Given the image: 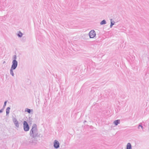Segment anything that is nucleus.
I'll return each mask as SVG.
<instances>
[{
    "label": "nucleus",
    "instance_id": "obj_10",
    "mask_svg": "<svg viewBox=\"0 0 149 149\" xmlns=\"http://www.w3.org/2000/svg\"><path fill=\"white\" fill-rule=\"evenodd\" d=\"M14 69L11 68L10 70V74L13 76L14 77V74L13 72V70H14Z\"/></svg>",
    "mask_w": 149,
    "mask_h": 149
},
{
    "label": "nucleus",
    "instance_id": "obj_2",
    "mask_svg": "<svg viewBox=\"0 0 149 149\" xmlns=\"http://www.w3.org/2000/svg\"><path fill=\"white\" fill-rule=\"evenodd\" d=\"M23 128L25 132L28 131L29 130V125L26 121H24L23 122Z\"/></svg>",
    "mask_w": 149,
    "mask_h": 149
},
{
    "label": "nucleus",
    "instance_id": "obj_18",
    "mask_svg": "<svg viewBox=\"0 0 149 149\" xmlns=\"http://www.w3.org/2000/svg\"><path fill=\"white\" fill-rule=\"evenodd\" d=\"M7 101H5L4 103V104L3 106V107H4L6 105V103Z\"/></svg>",
    "mask_w": 149,
    "mask_h": 149
},
{
    "label": "nucleus",
    "instance_id": "obj_5",
    "mask_svg": "<svg viewBox=\"0 0 149 149\" xmlns=\"http://www.w3.org/2000/svg\"><path fill=\"white\" fill-rule=\"evenodd\" d=\"M18 62L17 61H13L11 68L15 69L17 66Z\"/></svg>",
    "mask_w": 149,
    "mask_h": 149
},
{
    "label": "nucleus",
    "instance_id": "obj_16",
    "mask_svg": "<svg viewBox=\"0 0 149 149\" xmlns=\"http://www.w3.org/2000/svg\"><path fill=\"white\" fill-rule=\"evenodd\" d=\"M17 35L18 37L21 38L23 34L22 33L19 31V33L17 34Z\"/></svg>",
    "mask_w": 149,
    "mask_h": 149
},
{
    "label": "nucleus",
    "instance_id": "obj_14",
    "mask_svg": "<svg viewBox=\"0 0 149 149\" xmlns=\"http://www.w3.org/2000/svg\"><path fill=\"white\" fill-rule=\"evenodd\" d=\"M10 108L9 107H8L6 109V115L9 114L10 112Z\"/></svg>",
    "mask_w": 149,
    "mask_h": 149
},
{
    "label": "nucleus",
    "instance_id": "obj_9",
    "mask_svg": "<svg viewBox=\"0 0 149 149\" xmlns=\"http://www.w3.org/2000/svg\"><path fill=\"white\" fill-rule=\"evenodd\" d=\"M34 140L33 139L31 138L29 140V141L27 142L26 143L28 145H29L31 144H32L33 143Z\"/></svg>",
    "mask_w": 149,
    "mask_h": 149
},
{
    "label": "nucleus",
    "instance_id": "obj_21",
    "mask_svg": "<svg viewBox=\"0 0 149 149\" xmlns=\"http://www.w3.org/2000/svg\"><path fill=\"white\" fill-rule=\"evenodd\" d=\"M86 122V120H85V121H84V123H85V122Z\"/></svg>",
    "mask_w": 149,
    "mask_h": 149
},
{
    "label": "nucleus",
    "instance_id": "obj_1",
    "mask_svg": "<svg viewBox=\"0 0 149 149\" xmlns=\"http://www.w3.org/2000/svg\"><path fill=\"white\" fill-rule=\"evenodd\" d=\"M30 135L33 138L42 137V135L40 134H38V132L36 125L34 124L32 126V128L30 132Z\"/></svg>",
    "mask_w": 149,
    "mask_h": 149
},
{
    "label": "nucleus",
    "instance_id": "obj_7",
    "mask_svg": "<svg viewBox=\"0 0 149 149\" xmlns=\"http://www.w3.org/2000/svg\"><path fill=\"white\" fill-rule=\"evenodd\" d=\"M126 149H132V145L130 143H128L126 145Z\"/></svg>",
    "mask_w": 149,
    "mask_h": 149
},
{
    "label": "nucleus",
    "instance_id": "obj_8",
    "mask_svg": "<svg viewBox=\"0 0 149 149\" xmlns=\"http://www.w3.org/2000/svg\"><path fill=\"white\" fill-rule=\"evenodd\" d=\"M120 123V120H114L113 121V123L116 126L117 125L119 124Z\"/></svg>",
    "mask_w": 149,
    "mask_h": 149
},
{
    "label": "nucleus",
    "instance_id": "obj_4",
    "mask_svg": "<svg viewBox=\"0 0 149 149\" xmlns=\"http://www.w3.org/2000/svg\"><path fill=\"white\" fill-rule=\"evenodd\" d=\"M96 34L94 30L91 31L89 33L90 38H93L96 36Z\"/></svg>",
    "mask_w": 149,
    "mask_h": 149
},
{
    "label": "nucleus",
    "instance_id": "obj_12",
    "mask_svg": "<svg viewBox=\"0 0 149 149\" xmlns=\"http://www.w3.org/2000/svg\"><path fill=\"white\" fill-rule=\"evenodd\" d=\"M115 22L113 20H112V19H111V24L110 25V27L112 28L113 26L114 25Z\"/></svg>",
    "mask_w": 149,
    "mask_h": 149
},
{
    "label": "nucleus",
    "instance_id": "obj_15",
    "mask_svg": "<svg viewBox=\"0 0 149 149\" xmlns=\"http://www.w3.org/2000/svg\"><path fill=\"white\" fill-rule=\"evenodd\" d=\"M106 24V22L105 20H103L100 23V24L101 25L104 24Z\"/></svg>",
    "mask_w": 149,
    "mask_h": 149
},
{
    "label": "nucleus",
    "instance_id": "obj_6",
    "mask_svg": "<svg viewBox=\"0 0 149 149\" xmlns=\"http://www.w3.org/2000/svg\"><path fill=\"white\" fill-rule=\"evenodd\" d=\"M53 144L55 148L57 149L59 147L60 144L58 141L55 140Z\"/></svg>",
    "mask_w": 149,
    "mask_h": 149
},
{
    "label": "nucleus",
    "instance_id": "obj_3",
    "mask_svg": "<svg viewBox=\"0 0 149 149\" xmlns=\"http://www.w3.org/2000/svg\"><path fill=\"white\" fill-rule=\"evenodd\" d=\"M12 120L16 127L17 128H19V124L16 118L15 117H13L12 118Z\"/></svg>",
    "mask_w": 149,
    "mask_h": 149
},
{
    "label": "nucleus",
    "instance_id": "obj_20",
    "mask_svg": "<svg viewBox=\"0 0 149 149\" xmlns=\"http://www.w3.org/2000/svg\"><path fill=\"white\" fill-rule=\"evenodd\" d=\"M6 63V61H4L3 63V64H4V63Z\"/></svg>",
    "mask_w": 149,
    "mask_h": 149
},
{
    "label": "nucleus",
    "instance_id": "obj_19",
    "mask_svg": "<svg viewBox=\"0 0 149 149\" xmlns=\"http://www.w3.org/2000/svg\"><path fill=\"white\" fill-rule=\"evenodd\" d=\"M3 109H1L0 110V113H1L3 112Z\"/></svg>",
    "mask_w": 149,
    "mask_h": 149
},
{
    "label": "nucleus",
    "instance_id": "obj_13",
    "mask_svg": "<svg viewBox=\"0 0 149 149\" xmlns=\"http://www.w3.org/2000/svg\"><path fill=\"white\" fill-rule=\"evenodd\" d=\"M143 126L142 125L141 123L139 124L138 125V129L140 130H143Z\"/></svg>",
    "mask_w": 149,
    "mask_h": 149
},
{
    "label": "nucleus",
    "instance_id": "obj_17",
    "mask_svg": "<svg viewBox=\"0 0 149 149\" xmlns=\"http://www.w3.org/2000/svg\"><path fill=\"white\" fill-rule=\"evenodd\" d=\"M17 58V56L15 55H14L13 56V61H17L16 59Z\"/></svg>",
    "mask_w": 149,
    "mask_h": 149
},
{
    "label": "nucleus",
    "instance_id": "obj_11",
    "mask_svg": "<svg viewBox=\"0 0 149 149\" xmlns=\"http://www.w3.org/2000/svg\"><path fill=\"white\" fill-rule=\"evenodd\" d=\"M24 111L25 112H27L29 113H30L31 111H33V110H31L29 109L26 108L25 109Z\"/></svg>",
    "mask_w": 149,
    "mask_h": 149
}]
</instances>
